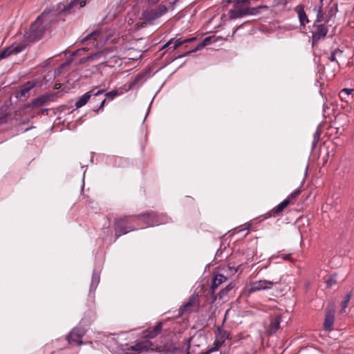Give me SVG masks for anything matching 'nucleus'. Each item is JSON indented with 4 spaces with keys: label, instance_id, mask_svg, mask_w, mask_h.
Segmentation results:
<instances>
[{
    "label": "nucleus",
    "instance_id": "1",
    "mask_svg": "<svg viewBox=\"0 0 354 354\" xmlns=\"http://www.w3.org/2000/svg\"><path fill=\"white\" fill-rule=\"evenodd\" d=\"M128 218L129 216H124L115 220L114 230L116 239L135 230L133 227L129 224ZM129 218H137L140 219L144 224H145V227L162 225L169 222L171 220L169 217L165 214L158 215L153 212H146L136 216H131Z\"/></svg>",
    "mask_w": 354,
    "mask_h": 354
},
{
    "label": "nucleus",
    "instance_id": "2",
    "mask_svg": "<svg viewBox=\"0 0 354 354\" xmlns=\"http://www.w3.org/2000/svg\"><path fill=\"white\" fill-rule=\"evenodd\" d=\"M50 10H45L35 21L32 24L28 32L25 34V38L28 41L34 42L39 40L44 36L47 25L54 17L50 15Z\"/></svg>",
    "mask_w": 354,
    "mask_h": 354
},
{
    "label": "nucleus",
    "instance_id": "3",
    "mask_svg": "<svg viewBox=\"0 0 354 354\" xmlns=\"http://www.w3.org/2000/svg\"><path fill=\"white\" fill-rule=\"evenodd\" d=\"M168 9L165 5H159L155 8L145 10L142 12V19L145 24H153L154 22L166 14Z\"/></svg>",
    "mask_w": 354,
    "mask_h": 354
},
{
    "label": "nucleus",
    "instance_id": "4",
    "mask_svg": "<svg viewBox=\"0 0 354 354\" xmlns=\"http://www.w3.org/2000/svg\"><path fill=\"white\" fill-rule=\"evenodd\" d=\"M101 31L100 30H95L91 33L86 35L82 37L80 40L81 43L86 45V47L79 49L76 53L80 51L87 50L90 48L88 46L97 47L99 45V40L100 39Z\"/></svg>",
    "mask_w": 354,
    "mask_h": 354
},
{
    "label": "nucleus",
    "instance_id": "5",
    "mask_svg": "<svg viewBox=\"0 0 354 354\" xmlns=\"http://www.w3.org/2000/svg\"><path fill=\"white\" fill-rule=\"evenodd\" d=\"M104 91V89L97 90L96 88H93L87 91L81 97H80V98L76 101L75 106L77 108L82 107L89 101V100L91 99V97H93L92 99L93 100H97V97H101Z\"/></svg>",
    "mask_w": 354,
    "mask_h": 354
},
{
    "label": "nucleus",
    "instance_id": "6",
    "mask_svg": "<svg viewBox=\"0 0 354 354\" xmlns=\"http://www.w3.org/2000/svg\"><path fill=\"white\" fill-rule=\"evenodd\" d=\"M26 46L24 41L15 42L0 52V61L11 55H17L22 52Z\"/></svg>",
    "mask_w": 354,
    "mask_h": 354
},
{
    "label": "nucleus",
    "instance_id": "7",
    "mask_svg": "<svg viewBox=\"0 0 354 354\" xmlns=\"http://www.w3.org/2000/svg\"><path fill=\"white\" fill-rule=\"evenodd\" d=\"M312 46H315L324 39L328 32V28L324 24H314L312 29Z\"/></svg>",
    "mask_w": 354,
    "mask_h": 354
},
{
    "label": "nucleus",
    "instance_id": "8",
    "mask_svg": "<svg viewBox=\"0 0 354 354\" xmlns=\"http://www.w3.org/2000/svg\"><path fill=\"white\" fill-rule=\"evenodd\" d=\"M277 282H274L269 280H259L250 283V288L248 289V293L251 294L254 292L272 289L274 284Z\"/></svg>",
    "mask_w": 354,
    "mask_h": 354
},
{
    "label": "nucleus",
    "instance_id": "9",
    "mask_svg": "<svg viewBox=\"0 0 354 354\" xmlns=\"http://www.w3.org/2000/svg\"><path fill=\"white\" fill-rule=\"evenodd\" d=\"M85 335V330L81 328H74L68 335L66 339L70 344L81 345L82 339Z\"/></svg>",
    "mask_w": 354,
    "mask_h": 354
},
{
    "label": "nucleus",
    "instance_id": "10",
    "mask_svg": "<svg viewBox=\"0 0 354 354\" xmlns=\"http://www.w3.org/2000/svg\"><path fill=\"white\" fill-rule=\"evenodd\" d=\"M198 304L199 301L198 295H192L189 297V301L180 308L181 314L190 313L194 311L197 308Z\"/></svg>",
    "mask_w": 354,
    "mask_h": 354
},
{
    "label": "nucleus",
    "instance_id": "11",
    "mask_svg": "<svg viewBox=\"0 0 354 354\" xmlns=\"http://www.w3.org/2000/svg\"><path fill=\"white\" fill-rule=\"evenodd\" d=\"M153 346L154 345L151 341L146 339L137 342L135 345L129 347L128 350L142 353L149 350L153 351Z\"/></svg>",
    "mask_w": 354,
    "mask_h": 354
},
{
    "label": "nucleus",
    "instance_id": "12",
    "mask_svg": "<svg viewBox=\"0 0 354 354\" xmlns=\"http://www.w3.org/2000/svg\"><path fill=\"white\" fill-rule=\"evenodd\" d=\"M335 309L333 308H328L324 321V327L326 330H330L335 321Z\"/></svg>",
    "mask_w": 354,
    "mask_h": 354
},
{
    "label": "nucleus",
    "instance_id": "13",
    "mask_svg": "<svg viewBox=\"0 0 354 354\" xmlns=\"http://www.w3.org/2000/svg\"><path fill=\"white\" fill-rule=\"evenodd\" d=\"M162 329V323L158 322L153 328H149L143 332V335L146 338L151 339L159 335Z\"/></svg>",
    "mask_w": 354,
    "mask_h": 354
},
{
    "label": "nucleus",
    "instance_id": "14",
    "mask_svg": "<svg viewBox=\"0 0 354 354\" xmlns=\"http://www.w3.org/2000/svg\"><path fill=\"white\" fill-rule=\"evenodd\" d=\"M289 204V198H286L268 213V216L276 217L279 216Z\"/></svg>",
    "mask_w": 354,
    "mask_h": 354
},
{
    "label": "nucleus",
    "instance_id": "15",
    "mask_svg": "<svg viewBox=\"0 0 354 354\" xmlns=\"http://www.w3.org/2000/svg\"><path fill=\"white\" fill-rule=\"evenodd\" d=\"M87 1L88 0H73L66 6H64L63 8L61 9L62 11L72 12L77 8H81L84 6Z\"/></svg>",
    "mask_w": 354,
    "mask_h": 354
},
{
    "label": "nucleus",
    "instance_id": "16",
    "mask_svg": "<svg viewBox=\"0 0 354 354\" xmlns=\"http://www.w3.org/2000/svg\"><path fill=\"white\" fill-rule=\"evenodd\" d=\"M194 40H195V37H192V38H189V39H183V40H182L180 38H178V39L173 38V39H171L167 43H166L163 46L162 48H165L167 46L173 45L172 48H173V50H175L180 46H181L187 42L192 41Z\"/></svg>",
    "mask_w": 354,
    "mask_h": 354
},
{
    "label": "nucleus",
    "instance_id": "17",
    "mask_svg": "<svg viewBox=\"0 0 354 354\" xmlns=\"http://www.w3.org/2000/svg\"><path fill=\"white\" fill-rule=\"evenodd\" d=\"M227 277L222 274L214 273L212 284L211 288L213 291L216 289L221 283L225 282Z\"/></svg>",
    "mask_w": 354,
    "mask_h": 354
},
{
    "label": "nucleus",
    "instance_id": "18",
    "mask_svg": "<svg viewBox=\"0 0 354 354\" xmlns=\"http://www.w3.org/2000/svg\"><path fill=\"white\" fill-rule=\"evenodd\" d=\"M50 96L48 95H43L34 99L32 102L31 106L32 108H39L44 106L47 102L50 100Z\"/></svg>",
    "mask_w": 354,
    "mask_h": 354
},
{
    "label": "nucleus",
    "instance_id": "19",
    "mask_svg": "<svg viewBox=\"0 0 354 354\" xmlns=\"http://www.w3.org/2000/svg\"><path fill=\"white\" fill-rule=\"evenodd\" d=\"M229 337H230V334L227 330H225L221 326H218L217 328V331L215 334L216 339H217L224 343L226 339H229Z\"/></svg>",
    "mask_w": 354,
    "mask_h": 354
},
{
    "label": "nucleus",
    "instance_id": "20",
    "mask_svg": "<svg viewBox=\"0 0 354 354\" xmlns=\"http://www.w3.org/2000/svg\"><path fill=\"white\" fill-rule=\"evenodd\" d=\"M211 39L212 37H205L203 41L195 48L192 49V50H190L189 51H187V53L183 54V55H180L177 57V58H181L187 55H189L191 53H193V52H196L197 50H198L201 47H204L205 46H207L210 44V41H211Z\"/></svg>",
    "mask_w": 354,
    "mask_h": 354
},
{
    "label": "nucleus",
    "instance_id": "21",
    "mask_svg": "<svg viewBox=\"0 0 354 354\" xmlns=\"http://www.w3.org/2000/svg\"><path fill=\"white\" fill-rule=\"evenodd\" d=\"M100 272H98L95 270H93L92 279H91V287H90L91 291H95L96 290L97 286L98 283H100Z\"/></svg>",
    "mask_w": 354,
    "mask_h": 354
},
{
    "label": "nucleus",
    "instance_id": "22",
    "mask_svg": "<svg viewBox=\"0 0 354 354\" xmlns=\"http://www.w3.org/2000/svg\"><path fill=\"white\" fill-rule=\"evenodd\" d=\"M281 322V316L278 315L272 319L270 324V330L271 333H276L280 328V323Z\"/></svg>",
    "mask_w": 354,
    "mask_h": 354
},
{
    "label": "nucleus",
    "instance_id": "23",
    "mask_svg": "<svg viewBox=\"0 0 354 354\" xmlns=\"http://www.w3.org/2000/svg\"><path fill=\"white\" fill-rule=\"evenodd\" d=\"M324 280L327 288H332L337 283V274L326 275L324 277Z\"/></svg>",
    "mask_w": 354,
    "mask_h": 354
},
{
    "label": "nucleus",
    "instance_id": "24",
    "mask_svg": "<svg viewBox=\"0 0 354 354\" xmlns=\"http://www.w3.org/2000/svg\"><path fill=\"white\" fill-rule=\"evenodd\" d=\"M353 92V88H345L340 91L339 95L342 101L348 102V98Z\"/></svg>",
    "mask_w": 354,
    "mask_h": 354
},
{
    "label": "nucleus",
    "instance_id": "25",
    "mask_svg": "<svg viewBox=\"0 0 354 354\" xmlns=\"http://www.w3.org/2000/svg\"><path fill=\"white\" fill-rule=\"evenodd\" d=\"M297 12L299 19L300 24L304 26L305 24L308 22V19L304 10L302 8H298L297 10Z\"/></svg>",
    "mask_w": 354,
    "mask_h": 354
},
{
    "label": "nucleus",
    "instance_id": "26",
    "mask_svg": "<svg viewBox=\"0 0 354 354\" xmlns=\"http://www.w3.org/2000/svg\"><path fill=\"white\" fill-rule=\"evenodd\" d=\"M34 85L35 84L33 83L30 82L26 84L21 89L19 92V96L26 97L29 93V91L34 87Z\"/></svg>",
    "mask_w": 354,
    "mask_h": 354
},
{
    "label": "nucleus",
    "instance_id": "27",
    "mask_svg": "<svg viewBox=\"0 0 354 354\" xmlns=\"http://www.w3.org/2000/svg\"><path fill=\"white\" fill-rule=\"evenodd\" d=\"M104 55V53L101 50H98L94 53H92L91 55L88 56L86 58H84V61H97L99 60Z\"/></svg>",
    "mask_w": 354,
    "mask_h": 354
},
{
    "label": "nucleus",
    "instance_id": "28",
    "mask_svg": "<svg viewBox=\"0 0 354 354\" xmlns=\"http://www.w3.org/2000/svg\"><path fill=\"white\" fill-rule=\"evenodd\" d=\"M351 292H349L348 294H346L342 302V309H341V313H343L345 311L346 308H347L348 306V304L349 302V301L351 300Z\"/></svg>",
    "mask_w": 354,
    "mask_h": 354
},
{
    "label": "nucleus",
    "instance_id": "29",
    "mask_svg": "<svg viewBox=\"0 0 354 354\" xmlns=\"http://www.w3.org/2000/svg\"><path fill=\"white\" fill-rule=\"evenodd\" d=\"M315 10L317 12V18H316V22H321L324 19V13L322 10V6H319V7H315L314 8Z\"/></svg>",
    "mask_w": 354,
    "mask_h": 354
},
{
    "label": "nucleus",
    "instance_id": "30",
    "mask_svg": "<svg viewBox=\"0 0 354 354\" xmlns=\"http://www.w3.org/2000/svg\"><path fill=\"white\" fill-rule=\"evenodd\" d=\"M234 288V284L232 283L226 286L225 288L221 290L219 292V297L223 298L224 296H225L227 292L231 290Z\"/></svg>",
    "mask_w": 354,
    "mask_h": 354
},
{
    "label": "nucleus",
    "instance_id": "31",
    "mask_svg": "<svg viewBox=\"0 0 354 354\" xmlns=\"http://www.w3.org/2000/svg\"><path fill=\"white\" fill-rule=\"evenodd\" d=\"M342 50H340L339 49H335L334 51H333L331 53V54L330 55V56L328 57V59L332 62H336V55L337 54H342Z\"/></svg>",
    "mask_w": 354,
    "mask_h": 354
},
{
    "label": "nucleus",
    "instance_id": "32",
    "mask_svg": "<svg viewBox=\"0 0 354 354\" xmlns=\"http://www.w3.org/2000/svg\"><path fill=\"white\" fill-rule=\"evenodd\" d=\"M300 193H301V191L299 189H297L295 190L293 192H292L287 198H289V203H290L291 200L296 198L300 194Z\"/></svg>",
    "mask_w": 354,
    "mask_h": 354
},
{
    "label": "nucleus",
    "instance_id": "33",
    "mask_svg": "<svg viewBox=\"0 0 354 354\" xmlns=\"http://www.w3.org/2000/svg\"><path fill=\"white\" fill-rule=\"evenodd\" d=\"M319 133L318 130L313 134V141L312 143L313 148H315L319 141Z\"/></svg>",
    "mask_w": 354,
    "mask_h": 354
},
{
    "label": "nucleus",
    "instance_id": "34",
    "mask_svg": "<svg viewBox=\"0 0 354 354\" xmlns=\"http://www.w3.org/2000/svg\"><path fill=\"white\" fill-rule=\"evenodd\" d=\"M118 95V92L116 90H112V91H111L109 92H107L106 93V97L110 98L111 100L113 99L115 97H116Z\"/></svg>",
    "mask_w": 354,
    "mask_h": 354
},
{
    "label": "nucleus",
    "instance_id": "35",
    "mask_svg": "<svg viewBox=\"0 0 354 354\" xmlns=\"http://www.w3.org/2000/svg\"><path fill=\"white\" fill-rule=\"evenodd\" d=\"M142 78V75H137L135 79L133 80V81L132 82V83L131 84V86H133V85H135L138 81H140V80Z\"/></svg>",
    "mask_w": 354,
    "mask_h": 354
},
{
    "label": "nucleus",
    "instance_id": "36",
    "mask_svg": "<svg viewBox=\"0 0 354 354\" xmlns=\"http://www.w3.org/2000/svg\"><path fill=\"white\" fill-rule=\"evenodd\" d=\"M7 122V117L6 115H0V125Z\"/></svg>",
    "mask_w": 354,
    "mask_h": 354
},
{
    "label": "nucleus",
    "instance_id": "37",
    "mask_svg": "<svg viewBox=\"0 0 354 354\" xmlns=\"http://www.w3.org/2000/svg\"><path fill=\"white\" fill-rule=\"evenodd\" d=\"M190 341H191V339H188L186 340L185 346H186V350L187 351H189V348H190ZM187 354H190V353L189 351H187Z\"/></svg>",
    "mask_w": 354,
    "mask_h": 354
},
{
    "label": "nucleus",
    "instance_id": "38",
    "mask_svg": "<svg viewBox=\"0 0 354 354\" xmlns=\"http://www.w3.org/2000/svg\"><path fill=\"white\" fill-rule=\"evenodd\" d=\"M98 100L100 101V107H99V109H102L104 106V104H105V102H106V99H99Z\"/></svg>",
    "mask_w": 354,
    "mask_h": 354
},
{
    "label": "nucleus",
    "instance_id": "39",
    "mask_svg": "<svg viewBox=\"0 0 354 354\" xmlns=\"http://www.w3.org/2000/svg\"><path fill=\"white\" fill-rule=\"evenodd\" d=\"M283 259H284L286 261L291 260V254H288L284 255L283 257Z\"/></svg>",
    "mask_w": 354,
    "mask_h": 354
},
{
    "label": "nucleus",
    "instance_id": "40",
    "mask_svg": "<svg viewBox=\"0 0 354 354\" xmlns=\"http://www.w3.org/2000/svg\"><path fill=\"white\" fill-rule=\"evenodd\" d=\"M160 0H147L149 4L154 5L157 3Z\"/></svg>",
    "mask_w": 354,
    "mask_h": 354
},
{
    "label": "nucleus",
    "instance_id": "41",
    "mask_svg": "<svg viewBox=\"0 0 354 354\" xmlns=\"http://www.w3.org/2000/svg\"><path fill=\"white\" fill-rule=\"evenodd\" d=\"M220 354H228V353L225 351H223V352H221Z\"/></svg>",
    "mask_w": 354,
    "mask_h": 354
},
{
    "label": "nucleus",
    "instance_id": "42",
    "mask_svg": "<svg viewBox=\"0 0 354 354\" xmlns=\"http://www.w3.org/2000/svg\"><path fill=\"white\" fill-rule=\"evenodd\" d=\"M232 0H227L226 2H227V3H230V2H232Z\"/></svg>",
    "mask_w": 354,
    "mask_h": 354
},
{
    "label": "nucleus",
    "instance_id": "43",
    "mask_svg": "<svg viewBox=\"0 0 354 354\" xmlns=\"http://www.w3.org/2000/svg\"><path fill=\"white\" fill-rule=\"evenodd\" d=\"M226 320V315L224 317L223 322Z\"/></svg>",
    "mask_w": 354,
    "mask_h": 354
}]
</instances>
